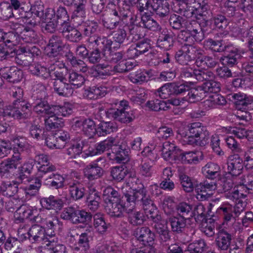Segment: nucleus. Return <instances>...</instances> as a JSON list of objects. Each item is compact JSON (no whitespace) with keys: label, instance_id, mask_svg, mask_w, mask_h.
Returning a JSON list of instances; mask_svg holds the SVG:
<instances>
[{"label":"nucleus","instance_id":"1","mask_svg":"<svg viewBox=\"0 0 253 253\" xmlns=\"http://www.w3.org/2000/svg\"><path fill=\"white\" fill-rule=\"evenodd\" d=\"M148 191L144 185L140 182L132 191L125 193L120 201L113 202L105 206L107 213L112 217H121L124 212L130 211L138 203L143 208L148 196Z\"/></svg>","mask_w":253,"mask_h":253},{"label":"nucleus","instance_id":"2","mask_svg":"<svg viewBox=\"0 0 253 253\" xmlns=\"http://www.w3.org/2000/svg\"><path fill=\"white\" fill-rule=\"evenodd\" d=\"M123 2L122 6L116 5L113 1L107 4L106 7L109 10L110 16L103 15L102 22L104 27L113 30L118 26L126 24L128 19L130 20L131 17L135 16L132 14L130 6L127 4L126 1L125 0Z\"/></svg>","mask_w":253,"mask_h":253},{"label":"nucleus","instance_id":"3","mask_svg":"<svg viewBox=\"0 0 253 253\" xmlns=\"http://www.w3.org/2000/svg\"><path fill=\"white\" fill-rule=\"evenodd\" d=\"M24 92L20 87L12 90V96L15 98L12 105L6 106L3 113L5 115L17 119L27 118L31 114L32 105L23 97Z\"/></svg>","mask_w":253,"mask_h":253},{"label":"nucleus","instance_id":"4","mask_svg":"<svg viewBox=\"0 0 253 253\" xmlns=\"http://www.w3.org/2000/svg\"><path fill=\"white\" fill-rule=\"evenodd\" d=\"M108 118L123 124H128L135 118L134 112L130 109L128 102L125 100L116 102L105 111Z\"/></svg>","mask_w":253,"mask_h":253},{"label":"nucleus","instance_id":"5","mask_svg":"<svg viewBox=\"0 0 253 253\" xmlns=\"http://www.w3.org/2000/svg\"><path fill=\"white\" fill-rule=\"evenodd\" d=\"M56 171L55 166L48 163L39 167L37 176L43 179V184L45 185L55 189L62 188L64 186L65 179Z\"/></svg>","mask_w":253,"mask_h":253},{"label":"nucleus","instance_id":"6","mask_svg":"<svg viewBox=\"0 0 253 253\" xmlns=\"http://www.w3.org/2000/svg\"><path fill=\"white\" fill-rule=\"evenodd\" d=\"M142 209L145 211L148 218L152 221L151 226L156 233L169 228L168 226V220L163 219L161 215L158 214L157 208L149 194L145 199Z\"/></svg>","mask_w":253,"mask_h":253},{"label":"nucleus","instance_id":"7","mask_svg":"<svg viewBox=\"0 0 253 253\" xmlns=\"http://www.w3.org/2000/svg\"><path fill=\"white\" fill-rule=\"evenodd\" d=\"M21 157L19 152H14L11 157L7 158L0 163V176L7 177L10 170L16 169L21 163Z\"/></svg>","mask_w":253,"mask_h":253},{"label":"nucleus","instance_id":"8","mask_svg":"<svg viewBox=\"0 0 253 253\" xmlns=\"http://www.w3.org/2000/svg\"><path fill=\"white\" fill-rule=\"evenodd\" d=\"M0 75L7 82L11 83L19 82L23 77L22 70L16 66L1 68L0 69Z\"/></svg>","mask_w":253,"mask_h":253},{"label":"nucleus","instance_id":"9","mask_svg":"<svg viewBox=\"0 0 253 253\" xmlns=\"http://www.w3.org/2000/svg\"><path fill=\"white\" fill-rule=\"evenodd\" d=\"M66 44L61 37L56 35L51 36L47 44L48 52L47 55L49 57H57L64 48Z\"/></svg>","mask_w":253,"mask_h":253},{"label":"nucleus","instance_id":"10","mask_svg":"<svg viewBox=\"0 0 253 253\" xmlns=\"http://www.w3.org/2000/svg\"><path fill=\"white\" fill-rule=\"evenodd\" d=\"M134 235L137 240L146 247H152L155 239V234L148 227L143 226L137 228Z\"/></svg>","mask_w":253,"mask_h":253},{"label":"nucleus","instance_id":"11","mask_svg":"<svg viewBox=\"0 0 253 253\" xmlns=\"http://www.w3.org/2000/svg\"><path fill=\"white\" fill-rule=\"evenodd\" d=\"M33 97L34 102L30 105H32V109L33 108L34 112L39 115H51L53 105H49L45 100V97L36 96V94H34Z\"/></svg>","mask_w":253,"mask_h":253},{"label":"nucleus","instance_id":"12","mask_svg":"<svg viewBox=\"0 0 253 253\" xmlns=\"http://www.w3.org/2000/svg\"><path fill=\"white\" fill-rule=\"evenodd\" d=\"M75 126L80 128L83 133L89 138H92L97 134V128L95 122L91 119L77 121L75 122Z\"/></svg>","mask_w":253,"mask_h":253},{"label":"nucleus","instance_id":"13","mask_svg":"<svg viewBox=\"0 0 253 253\" xmlns=\"http://www.w3.org/2000/svg\"><path fill=\"white\" fill-rule=\"evenodd\" d=\"M227 172L232 176H237L242 173L244 168L243 161L239 155L230 157L227 163Z\"/></svg>","mask_w":253,"mask_h":253},{"label":"nucleus","instance_id":"14","mask_svg":"<svg viewBox=\"0 0 253 253\" xmlns=\"http://www.w3.org/2000/svg\"><path fill=\"white\" fill-rule=\"evenodd\" d=\"M186 22L184 29L187 30L192 35L195 41H202L204 39L205 34L201 24L195 20H186Z\"/></svg>","mask_w":253,"mask_h":253},{"label":"nucleus","instance_id":"15","mask_svg":"<svg viewBox=\"0 0 253 253\" xmlns=\"http://www.w3.org/2000/svg\"><path fill=\"white\" fill-rule=\"evenodd\" d=\"M207 1V0H186L184 3L188 6L196 10L198 15L207 17L211 13Z\"/></svg>","mask_w":253,"mask_h":253},{"label":"nucleus","instance_id":"16","mask_svg":"<svg viewBox=\"0 0 253 253\" xmlns=\"http://www.w3.org/2000/svg\"><path fill=\"white\" fill-rule=\"evenodd\" d=\"M61 33L64 38L68 41L73 42H79L82 38V34L70 23L61 25Z\"/></svg>","mask_w":253,"mask_h":253},{"label":"nucleus","instance_id":"17","mask_svg":"<svg viewBox=\"0 0 253 253\" xmlns=\"http://www.w3.org/2000/svg\"><path fill=\"white\" fill-rule=\"evenodd\" d=\"M93 162L87 165L84 169V176L89 180L92 181L99 178L102 176L104 173L103 169L99 167L96 162Z\"/></svg>","mask_w":253,"mask_h":253},{"label":"nucleus","instance_id":"18","mask_svg":"<svg viewBox=\"0 0 253 253\" xmlns=\"http://www.w3.org/2000/svg\"><path fill=\"white\" fill-rule=\"evenodd\" d=\"M43 214H41L34 217V220L37 223H40L45 226L46 232H54L56 229L59 220L56 216H49L47 217H44Z\"/></svg>","mask_w":253,"mask_h":253},{"label":"nucleus","instance_id":"19","mask_svg":"<svg viewBox=\"0 0 253 253\" xmlns=\"http://www.w3.org/2000/svg\"><path fill=\"white\" fill-rule=\"evenodd\" d=\"M168 219L171 232L175 234L184 232L186 226L187 219L177 215H170Z\"/></svg>","mask_w":253,"mask_h":253},{"label":"nucleus","instance_id":"20","mask_svg":"<svg viewBox=\"0 0 253 253\" xmlns=\"http://www.w3.org/2000/svg\"><path fill=\"white\" fill-rule=\"evenodd\" d=\"M181 150L173 143L166 141L163 143L162 154L165 160H176L178 159Z\"/></svg>","mask_w":253,"mask_h":253},{"label":"nucleus","instance_id":"21","mask_svg":"<svg viewBox=\"0 0 253 253\" xmlns=\"http://www.w3.org/2000/svg\"><path fill=\"white\" fill-rule=\"evenodd\" d=\"M69 193L74 201L82 199L85 195V188L79 181L74 180L68 184Z\"/></svg>","mask_w":253,"mask_h":253},{"label":"nucleus","instance_id":"22","mask_svg":"<svg viewBox=\"0 0 253 253\" xmlns=\"http://www.w3.org/2000/svg\"><path fill=\"white\" fill-rule=\"evenodd\" d=\"M232 239L231 234L224 229L220 230L215 239L216 245L219 249L226 251L230 247Z\"/></svg>","mask_w":253,"mask_h":253},{"label":"nucleus","instance_id":"23","mask_svg":"<svg viewBox=\"0 0 253 253\" xmlns=\"http://www.w3.org/2000/svg\"><path fill=\"white\" fill-rule=\"evenodd\" d=\"M204 45L210 50L214 52H221L232 47L231 44H225L222 39L209 38L204 41Z\"/></svg>","mask_w":253,"mask_h":253},{"label":"nucleus","instance_id":"24","mask_svg":"<svg viewBox=\"0 0 253 253\" xmlns=\"http://www.w3.org/2000/svg\"><path fill=\"white\" fill-rule=\"evenodd\" d=\"M151 7L161 18L167 16L169 12V4L167 0H152Z\"/></svg>","mask_w":253,"mask_h":253},{"label":"nucleus","instance_id":"25","mask_svg":"<svg viewBox=\"0 0 253 253\" xmlns=\"http://www.w3.org/2000/svg\"><path fill=\"white\" fill-rule=\"evenodd\" d=\"M174 42L173 34L168 31H163L157 39V44L158 47L169 50L173 46Z\"/></svg>","mask_w":253,"mask_h":253},{"label":"nucleus","instance_id":"26","mask_svg":"<svg viewBox=\"0 0 253 253\" xmlns=\"http://www.w3.org/2000/svg\"><path fill=\"white\" fill-rule=\"evenodd\" d=\"M41 203L42 207L47 210H54L60 211L64 205L63 201L58 197L50 195L48 198H42L41 200Z\"/></svg>","mask_w":253,"mask_h":253},{"label":"nucleus","instance_id":"27","mask_svg":"<svg viewBox=\"0 0 253 253\" xmlns=\"http://www.w3.org/2000/svg\"><path fill=\"white\" fill-rule=\"evenodd\" d=\"M46 230L39 225H33L28 230L27 235L32 242H41L45 240Z\"/></svg>","mask_w":253,"mask_h":253},{"label":"nucleus","instance_id":"28","mask_svg":"<svg viewBox=\"0 0 253 253\" xmlns=\"http://www.w3.org/2000/svg\"><path fill=\"white\" fill-rule=\"evenodd\" d=\"M228 54L221 59L224 64L227 66L233 67L238 63V60L242 57L241 52L237 48L232 47L225 50Z\"/></svg>","mask_w":253,"mask_h":253},{"label":"nucleus","instance_id":"29","mask_svg":"<svg viewBox=\"0 0 253 253\" xmlns=\"http://www.w3.org/2000/svg\"><path fill=\"white\" fill-rule=\"evenodd\" d=\"M34 212L33 210L25 206H20L14 214L15 222L17 223L23 222L26 219H34V217L35 216L34 215Z\"/></svg>","mask_w":253,"mask_h":253},{"label":"nucleus","instance_id":"30","mask_svg":"<svg viewBox=\"0 0 253 253\" xmlns=\"http://www.w3.org/2000/svg\"><path fill=\"white\" fill-rule=\"evenodd\" d=\"M54 91L60 96H68L73 92V89L67 81L56 80L53 83Z\"/></svg>","mask_w":253,"mask_h":253},{"label":"nucleus","instance_id":"31","mask_svg":"<svg viewBox=\"0 0 253 253\" xmlns=\"http://www.w3.org/2000/svg\"><path fill=\"white\" fill-rule=\"evenodd\" d=\"M191 50L189 46H182L175 54L176 61L181 65L188 64L194 58L191 53Z\"/></svg>","mask_w":253,"mask_h":253},{"label":"nucleus","instance_id":"32","mask_svg":"<svg viewBox=\"0 0 253 253\" xmlns=\"http://www.w3.org/2000/svg\"><path fill=\"white\" fill-rule=\"evenodd\" d=\"M29 70L32 75L44 80L48 79L50 76V70L47 69L38 63L31 64L29 65Z\"/></svg>","mask_w":253,"mask_h":253},{"label":"nucleus","instance_id":"33","mask_svg":"<svg viewBox=\"0 0 253 253\" xmlns=\"http://www.w3.org/2000/svg\"><path fill=\"white\" fill-rule=\"evenodd\" d=\"M34 165L35 162L32 161H28L19 168L18 174L17 177L19 182L22 183L29 180V176L33 169Z\"/></svg>","mask_w":253,"mask_h":253},{"label":"nucleus","instance_id":"34","mask_svg":"<svg viewBox=\"0 0 253 253\" xmlns=\"http://www.w3.org/2000/svg\"><path fill=\"white\" fill-rule=\"evenodd\" d=\"M92 74L96 78L105 79L112 75L113 69L111 66L105 64H98L92 67Z\"/></svg>","mask_w":253,"mask_h":253},{"label":"nucleus","instance_id":"35","mask_svg":"<svg viewBox=\"0 0 253 253\" xmlns=\"http://www.w3.org/2000/svg\"><path fill=\"white\" fill-rule=\"evenodd\" d=\"M232 98L234 99V104L238 110L245 109L253 102L252 97L240 93L234 94Z\"/></svg>","mask_w":253,"mask_h":253},{"label":"nucleus","instance_id":"36","mask_svg":"<svg viewBox=\"0 0 253 253\" xmlns=\"http://www.w3.org/2000/svg\"><path fill=\"white\" fill-rule=\"evenodd\" d=\"M101 198L99 192L94 189L90 190L89 193L86 197V202L90 210L95 211L99 207Z\"/></svg>","mask_w":253,"mask_h":253},{"label":"nucleus","instance_id":"37","mask_svg":"<svg viewBox=\"0 0 253 253\" xmlns=\"http://www.w3.org/2000/svg\"><path fill=\"white\" fill-rule=\"evenodd\" d=\"M106 94V89L103 86H90L84 90V96L89 99H96L104 96Z\"/></svg>","mask_w":253,"mask_h":253},{"label":"nucleus","instance_id":"38","mask_svg":"<svg viewBox=\"0 0 253 253\" xmlns=\"http://www.w3.org/2000/svg\"><path fill=\"white\" fill-rule=\"evenodd\" d=\"M120 26L112 33L113 42H115V44L118 45L119 47L121 44L128 41V36H127V33L125 29V26Z\"/></svg>","mask_w":253,"mask_h":253},{"label":"nucleus","instance_id":"39","mask_svg":"<svg viewBox=\"0 0 253 253\" xmlns=\"http://www.w3.org/2000/svg\"><path fill=\"white\" fill-rule=\"evenodd\" d=\"M103 200L106 204H112L113 202L120 201L122 200L119 192L111 186L107 187L103 191Z\"/></svg>","mask_w":253,"mask_h":253},{"label":"nucleus","instance_id":"40","mask_svg":"<svg viewBox=\"0 0 253 253\" xmlns=\"http://www.w3.org/2000/svg\"><path fill=\"white\" fill-rule=\"evenodd\" d=\"M151 71H142L139 70L130 74L129 79L134 84H141L148 81L151 77Z\"/></svg>","mask_w":253,"mask_h":253},{"label":"nucleus","instance_id":"41","mask_svg":"<svg viewBox=\"0 0 253 253\" xmlns=\"http://www.w3.org/2000/svg\"><path fill=\"white\" fill-rule=\"evenodd\" d=\"M213 206L214 205L212 203L209 204L208 211L207 213L206 212V208L202 204L199 203L196 206L194 209L193 211L192 212V214H193L194 216H196V217H195L196 220L203 221L207 219L206 217L207 214L209 216H212V215L210 214V213L211 212V209Z\"/></svg>","mask_w":253,"mask_h":253},{"label":"nucleus","instance_id":"42","mask_svg":"<svg viewBox=\"0 0 253 253\" xmlns=\"http://www.w3.org/2000/svg\"><path fill=\"white\" fill-rule=\"evenodd\" d=\"M117 129L116 124L112 122H101L97 127V134L98 136H105Z\"/></svg>","mask_w":253,"mask_h":253},{"label":"nucleus","instance_id":"43","mask_svg":"<svg viewBox=\"0 0 253 253\" xmlns=\"http://www.w3.org/2000/svg\"><path fill=\"white\" fill-rule=\"evenodd\" d=\"M198 69H193L189 67H185L181 69L180 78L187 83L193 84L196 82V71Z\"/></svg>","mask_w":253,"mask_h":253},{"label":"nucleus","instance_id":"44","mask_svg":"<svg viewBox=\"0 0 253 253\" xmlns=\"http://www.w3.org/2000/svg\"><path fill=\"white\" fill-rule=\"evenodd\" d=\"M63 65L62 67H58L54 70L52 69H50V77L54 80V81L56 80L67 81L70 70H69L64 64Z\"/></svg>","mask_w":253,"mask_h":253},{"label":"nucleus","instance_id":"45","mask_svg":"<svg viewBox=\"0 0 253 253\" xmlns=\"http://www.w3.org/2000/svg\"><path fill=\"white\" fill-rule=\"evenodd\" d=\"M86 0H67L64 3L67 6H74L75 9L74 13L78 16L83 17L85 13V4Z\"/></svg>","mask_w":253,"mask_h":253},{"label":"nucleus","instance_id":"46","mask_svg":"<svg viewBox=\"0 0 253 253\" xmlns=\"http://www.w3.org/2000/svg\"><path fill=\"white\" fill-rule=\"evenodd\" d=\"M220 171V167L213 163H209L202 168L203 173L209 179H213L219 175Z\"/></svg>","mask_w":253,"mask_h":253},{"label":"nucleus","instance_id":"47","mask_svg":"<svg viewBox=\"0 0 253 253\" xmlns=\"http://www.w3.org/2000/svg\"><path fill=\"white\" fill-rule=\"evenodd\" d=\"M81 28L83 35L90 38L93 35H97L96 33L98 31L99 24L94 20H88L84 23Z\"/></svg>","mask_w":253,"mask_h":253},{"label":"nucleus","instance_id":"48","mask_svg":"<svg viewBox=\"0 0 253 253\" xmlns=\"http://www.w3.org/2000/svg\"><path fill=\"white\" fill-rule=\"evenodd\" d=\"M49 116L48 118L44 120L45 127L47 130L60 128L64 126V122L62 118L54 114Z\"/></svg>","mask_w":253,"mask_h":253},{"label":"nucleus","instance_id":"49","mask_svg":"<svg viewBox=\"0 0 253 253\" xmlns=\"http://www.w3.org/2000/svg\"><path fill=\"white\" fill-rule=\"evenodd\" d=\"M54 15L55 20L61 25L69 24L70 21L69 15L67 9L63 6H60L57 8H54Z\"/></svg>","mask_w":253,"mask_h":253},{"label":"nucleus","instance_id":"50","mask_svg":"<svg viewBox=\"0 0 253 253\" xmlns=\"http://www.w3.org/2000/svg\"><path fill=\"white\" fill-rule=\"evenodd\" d=\"M186 20L182 16L172 13L169 17V22L170 26L173 29L179 30L184 28Z\"/></svg>","mask_w":253,"mask_h":253},{"label":"nucleus","instance_id":"51","mask_svg":"<svg viewBox=\"0 0 253 253\" xmlns=\"http://www.w3.org/2000/svg\"><path fill=\"white\" fill-rule=\"evenodd\" d=\"M136 18L135 15L133 17H131L129 20V24L126 23L125 27H128L129 34L133 37V39L135 40H138L143 37V35L141 32L142 28L134 24Z\"/></svg>","mask_w":253,"mask_h":253},{"label":"nucleus","instance_id":"52","mask_svg":"<svg viewBox=\"0 0 253 253\" xmlns=\"http://www.w3.org/2000/svg\"><path fill=\"white\" fill-rule=\"evenodd\" d=\"M179 180L183 190L187 192L190 193L193 191L194 188L198 186L197 181H194L188 175L182 174L179 175Z\"/></svg>","mask_w":253,"mask_h":253},{"label":"nucleus","instance_id":"53","mask_svg":"<svg viewBox=\"0 0 253 253\" xmlns=\"http://www.w3.org/2000/svg\"><path fill=\"white\" fill-rule=\"evenodd\" d=\"M135 207L132 208L130 211H127L128 213V220L129 222L134 226L142 224L145 221V216L143 212L139 211H133Z\"/></svg>","mask_w":253,"mask_h":253},{"label":"nucleus","instance_id":"54","mask_svg":"<svg viewBox=\"0 0 253 253\" xmlns=\"http://www.w3.org/2000/svg\"><path fill=\"white\" fill-rule=\"evenodd\" d=\"M176 210L177 214L176 215L180 216L181 217L189 219L192 214V206L191 205L186 202H181L179 203L176 207Z\"/></svg>","mask_w":253,"mask_h":253},{"label":"nucleus","instance_id":"55","mask_svg":"<svg viewBox=\"0 0 253 253\" xmlns=\"http://www.w3.org/2000/svg\"><path fill=\"white\" fill-rule=\"evenodd\" d=\"M141 22L145 28L153 31H156L160 29V25L148 13L145 12L143 14L141 15Z\"/></svg>","mask_w":253,"mask_h":253},{"label":"nucleus","instance_id":"56","mask_svg":"<svg viewBox=\"0 0 253 253\" xmlns=\"http://www.w3.org/2000/svg\"><path fill=\"white\" fill-rule=\"evenodd\" d=\"M78 211V210L74 207H68L63 210L61 213L60 217L64 220H68L73 224H76Z\"/></svg>","mask_w":253,"mask_h":253},{"label":"nucleus","instance_id":"57","mask_svg":"<svg viewBox=\"0 0 253 253\" xmlns=\"http://www.w3.org/2000/svg\"><path fill=\"white\" fill-rule=\"evenodd\" d=\"M0 191L3 195L11 197L18 192V187L15 183L10 181H2L0 185Z\"/></svg>","mask_w":253,"mask_h":253},{"label":"nucleus","instance_id":"58","mask_svg":"<svg viewBox=\"0 0 253 253\" xmlns=\"http://www.w3.org/2000/svg\"><path fill=\"white\" fill-rule=\"evenodd\" d=\"M198 66H206L208 68H212L218 64L217 59L212 56H203L198 57L196 60Z\"/></svg>","mask_w":253,"mask_h":253},{"label":"nucleus","instance_id":"59","mask_svg":"<svg viewBox=\"0 0 253 253\" xmlns=\"http://www.w3.org/2000/svg\"><path fill=\"white\" fill-rule=\"evenodd\" d=\"M135 46L140 55L145 54L150 50H151L149 52L150 57L154 56L156 54V51L154 50H151L152 47L150 43V40L148 39H145L138 42Z\"/></svg>","mask_w":253,"mask_h":253},{"label":"nucleus","instance_id":"60","mask_svg":"<svg viewBox=\"0 0 253 253\" xmlns=\"http://www.w3.org/2000/svg\"><path fill=\"white\" fill-rule=\"evenodd\" d=\"M94 226L96 230L101 234L105 232L109 224H107L104 219L103 216L100 214H95L93 216Z\"/></svg>","mask_w":253,"mask_h":253},{"label":"nucleus","instance_id":"61","mask_svg":"<svg viewBox=\"0 0 253 253\" xmlns=\"http://www.w3.org/2000/svg\"><path fill=\"white\" fill-rule=\"evenodd\" d=\"M86 146L85 141L77 142L72 145L66 150L67 154L70 158H76L83 152V149Z\"/></svg>","mask_w":253,"mask_h":253},{"label":"nucleus","instance_id":"62","mask_svg":"<svg viewBox=\"0 0 253 253\" xmlns=\"http://www.w3.org/2000/svg\"><path fill=\"white\" fill-rule=\"evenodd\" d=\"M135 66V63L134 62L124 59L118 62L117 64L114 66L113 71L120 73L127 72L133 69Z\"/></svg>","mask_w":253,"mask_h":253},{"label":"nucleus","instance_id":"63","mask_svg":"<svg viewBox=\"0 0 253 253\" xmlns=\"http://www.w3.org/2000/svg\"><path fill=\"white\" fill-rule=\"evenodd\" d=\"M129 174L128 169L122 166L114 167L111 170V175L114 180L118 181L123 180Z\"/></svg>","mask_w":253,"mask_h":253},{"label":"nucleus","instance_id":"64","mask_svg":"<svg viewBox=\"0 0 253 253\" xmlns=\"http://www.w3.org/2000/svg\"><path fill=\"white\" fill-rule=\"evenodd\" d=\"M206 247V244L204 240L200 239L190 243L187 247L189 253H203Z\"/></svg>","mask_w":253,"mask_h":253}]
</instances>
